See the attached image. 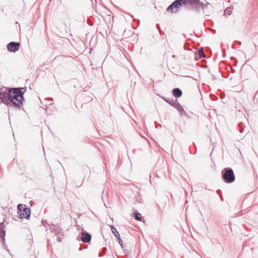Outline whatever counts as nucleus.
I'll return each instance as SVG.
<instances>
[{
    "instance_id": "nucleus-1",
    "label": "nucleus",
    "mask_w": 258,
    "mask_h": 258,
    "mask_svg": "<svg viewBox=\"0 0 258 258\" xmlns=\"http://www.w3.org/2000/svg\"><path fill=\"white\" fill-rule=\"evenodd\" d=\"M23 88H15L9 89V100L11 103L16 107L21 108L23 106L24 92L22 90Z\"/></svg>"
},
{
    "instance_id": "nucleus-2",
    "label": "nucleus",
    "mask_w": 258,
    "mask_h": 258,
    "mask_svg": "<svg viewBox=\"0 0 258 258\" xmlns=\"http://www.w3.org/2000/svg\"><path fill=\"white\" fill-rule=\"evenodd\" d=\"M222 178L226 183H232L235 180V175L230 168H225L222 172Z\"/></svg>"
},
{
    "instance_id": "nucleus-3",
    "label": "nucleus",
    "mask_w": 258,
    "mask_h": 258,
    "mask_svg": "<svg viewBox=\"0 0 258 258\" xmlns=\"http://www.w3.org/2000/svg\"><path fill=\"white\" fill-rule=\"evenodd\" d=\"M162 98L167 103L175 107L180 113V115H184L186 114V112L183 109V107L179 104L177 99L173 100L172 99H165L164 97Z\"/></svg>"
},
{
    "instance_id": "nucleus-4",
    "label": "nucleus",
    "mask_w": 258,
    "mask_h": 258,
    "mask_svg": "<svg viewBox=\"0 0 258 258\" xmlns=\"http://www.w3.org/2000/svg\"><path fill=\"white\" fill-rule=\"evenodd\" d=\"M185 0H175L167 9V11L171 13H177L178 12V9L182 5L185 4Z\"/></svg>"
},
{
    "instance_id": "nucleus-5",
    "label": "nucleus",
    "mask_w": 258,
    "mask_h": 258,
    "mask_svg": "<svg viewBox=\"0 0 258 258\" xmlns=\"http://www.w3.org/2000/svg\"><path fill=\"white\" fill-rule=\"evenodd\" d=\"M20 46L19 42H11L7 45V49L10 52H15L19 49Z\"/></svg>"
},
{
    "instance_id": "nucleus-6",
    "label": "nucleus",
    "mask_w": 258,
    "mask_h": 258,
    "mask_svg": "<svg viewBox=\"0 0 258 258\" xmlns=\"http://www.w3.org/2000/svg\"><path fill=\"white\" fill-rule=\"evenodd\" d=\"M9 91L8 93L3 92L0 90V100L2 102L5 104H8L9 103Z\"/></svg>"
},
{
    "instance_id": "nucleus-7",
    "label": "nucleus",
    "mask_w": 258,
    "mask_h": 258,
    "mask_svg": "<svg viewBox=\"0 0 258 258\" xmlns=\"http://www.w3.org/2000/svg\"><path fill=\"white\" fill-rule=\"evenodd\" d=\"M18 217L20 219L26 218L28 219L29 218L30 215V210L28 209L27 210H24L18 213Z\"/></svg>"
},
{
    "instance_id": "nucleus-8",
    "label": "nucleus",
    "mask_w": 258,
    "mask_h": 258,
    "mask_svg": "<svg viewBox=\"0 0 258 258\" xmlns=\"http://www.w3.org/2000/svg\"><path fill=\"white\" fill-rule=\"evenodd\" d=\"M91 239V235L86 232H83L82 233V236H81V240L83 242L87 243L89 242Z\"/></svg>"
},
{
    "instance_id": "nucleus-9",
    "label": "nucleus",
    "mask_w": 258,
    "mask_h": 258,
    "mask_svg": "<svg viewBox=\"0 0 258 258\" xmlns=\"http://www.w3.org/2000/svg\"><path fill=\"white\" fill-rule=\"evenodd\" d=\"M6 235V231L4 229V225L3 223L0 224V240L1 239L3 244H5V236Z\"/></svg>"
},
{
    "instance_id": "nucleus-10",
    "label": "nucleus",
    "mask_w": 258,
    "mask_h": 258,
    "mask_svg": "<svg viewBox=\"0 0 258 258\" xmlns=\"http://www.w3.org/2000/svg\"><path fill=\"white\" fill-rule=\"evenodd\" d=\"M172 94L174 97L179 98L182 95V91L178 88H174L172 90Z\"/></svg>"
},
{
    "instance_id": "nucleus-11",
    "label": "nucleus",
    "mask_w": 258,
    "mask_h": 258,
    "mask_svg": "<svg viewBox=\"0 0 258 258\" xmlns=\"http://www.w3.org/2000/svg\"><path fill=\"white\" fill-rule=\"evenodd\" d=\"M49 229L52 233H54V234H55V235L58 234L59 232L58 227H57V225H50L49 227Z\"/></svg>"
},
{
    "instance_id": "nucleus-12",
    "label": "nucleus",
    "mask_w": 258,
    "mask_h": 258,
    "mask_svg": "<svg viewBox=\"0 0 258 258\" xmlns=\"http://www.w3.org/2000/svg\"><path fill=\"white\" fill-rule=\"evenodd\" d=\"M199 2V0H185V4H189L190 5H196Z\"/></svg>"
},
{
    "instance_id": "nucleus-13",
    "label": "nucleus",
    "mask_w": 258,
    "mask_h": 258,
    "mask_svg": "<svg viewBox=\"0 0 258 258\" xmlns=\"http://www.w3.org/2000/svg\"><path fill=\"white\" fill-rule=\"evenodd\" d=\"M18 213H20V212L24 211V210H27L29 209L28 208H26V206L25 205L22 204H19L18 206Z\"/></svg>"
},
{
    "instance_id": "nucleus-14",
    "label": "nucleus",
    "mask_w": 258,
    "mask_h": 258,
    "mask_svg": "<svg viewBox=\"0 0 258 258\" xmlns=\"http://www.w3.org/2000/svg\"><path fill=\"white\" fill-rule=\"evenodd\" d=\"M110 227L111 228L112 232L113 233L114 236L117 238L120 237V235L116 229L114 228L113 226L111 225Z\"/></svg>"
},
{
    "instance_id": "nucleus-15",
    "label": "nucleus",
    "mask_w": 258,
    "mask_h": 258,
    "mask_svg": "<svg viewBox=\"0 0 258 258\" xmlns=\"http://www.w3.org/2000/svg\"><path fill=\"white\" fill-rule=\"evenodd\" d=\"M139 214L137 210H135L134 212V215L135 217V218L137 221H140L142 219V217L140 216H139Z\"/></svg>"
},
{
    "instance_id": "nucleus-16",
    "label": "nucleus",
    "mask_w": 258,
    "mask_h": 258,
    "mask_svg": "<svg viewBox=\"0 0 258 258\" xmlns=\"http://www.w3.org/2000/svg\"><path fill=\"white\" fill-rule=\"evenodd\" d=\"M231 13H232V10L230 8H227L224 11L225 15H231Z\"/></svg>"
},
{
    "instance_id": "nucleus-17",
    "label": "nucleus",
    "mask_w": 258,
    "mask_h": 258,
    "mask_svg": "<svg viewBox=\"0 0 258 258\" xmlns=\"http://www.w3.org/2000/svg\"><path fill=\"white\" fill-rule=\"evenodd\" d=\"M42 223L43 225L44 226V227H45L46 228H47V227H49L50 226V224H49L46 220H45V221L42 220Z\"/></svg>"
},
{
    "instance_id": "nucleus-18",
    "label": "nucleus",
    "mask_w": 258,
    "mask_h": 258,
    "mask_svg": "<svg viewBox=\"0 0 258 258\" xmlns=\"http://www.w3.org/2000/svg\"><path fill=\"white\" fill-rule=\"evenodd\" d=\"M198 53L200 57H203L204 56V52L203 49H201L199 50Z\"/></svg>"
},
{
    "instance_id": "nucleus-19",
    "label": "nucleus",
    "mask_w": 258,
    "mask_h": 258,
    "mask_svg": "<svg viewBox=\"0 0 258 258\" xmlns=\"http://www.w3.org/2000/svg\"><path fill=\"white\" fill-rule=\"evenodd\" d=\"M117 239H118V242H119V243L120 245L121 246V247L122 248H123V241H122V240H121V239L120 238V237H119L118 238H117Z\"/></svg>"
},
{
    "instance_id": "nucleus-20",
    "label": "nucleus",
    "mask_w": 258,
    "mask_h": 258,
    "mask_svg": "<svg viewBox=\"0 0 258 258\" xmlns=\"http://www.w3.org/2000/svg\"><path fill=\"white\" fill-rule=\"evenodd\" d=\"M106 248H104L102 253H100L99 254V256H103L106 253Z\"/></svg>"
},
{
    "instance_id": "nucleus-21",
    "label": "nucleus",
    "mask_w": 258,
    "mask_h": 258,
    "mask_svg": "<svg viewBox=\"0 0 258 258\" xmlns=\"http://www.w3.org/2000/svg\"><path fill=\"white\" fill-rule=\"evenodd\" d=\"M57 240L58 241H60V237L57 238Z\"/></svg>"
},
{
    "instance_id": "nucleus-22",
    "label": "nucleus",
    "mask_w": 258,
    "mask_h": 258,
    "mask_svg": "<svg viewBox=\"0 0 258 258\" xmlns=\"http://www.w3.org/2000/svg\"><path fill=\"white\" fill-rule=\"evenodd\" d=\"M49 99H50V100H51V101L53 100V99H52V98H49Z\"/></svg>"
},
{
    "instance_id": "nucleus-23",
    "label": "nucleus",
    "mask_w": 258,
    "mask_h": 258,
    "mask_svg": "<svg viewBox=\"0 0 258 258\" xmlns=\"http://www.w3.org/2000/svg\"><path fill=\"white\" fill-rule=\"evenodd\" d=\"M202 5L203 8L204 9V6H203L204 4H202Z\"/></svg>"
}]
</instances>
